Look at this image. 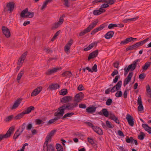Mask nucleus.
<instances>
[{"mask_svg": "<svg viewBox=\"0 0 151 151\" xmlns=\"http://www.w3.org/2000/svg\"><path fill=\"white\" fill-rule=\"evenodd\" d=\"M98 22L99 21L98 19H96L95 21L90 24L87 28L81 32L79 33V35L80 36H83L86 34L90 32L96 25Z\"/></svg>", "mask_w": 151, "mask_h": 151, "instance_id": "nucleus-1", "label": "nucleus"}, {"mask_svg": "<svg viewBox=\"0 0 151 151\" xmlns=\"http://www.w3.org/2000/svg\"><path fill=\"white\" fill-rule=\"evenodd\" d=\"M28 9L26 8L25 9L22 11L20 14V16L22 17H29L32 18L33 17L34 13L33 12H28Z\"/></svg>", "mask_w": 151, "mask_h": 151, "instance_id": "nucleus-2", "label": "nucleus"}, {"mask_svg": "<svg viewBox=\"0 0 151 151\" xmlns=\"http://www.w3.org/2000/svg\"><path fill=\"white\" fill-rule=\"evenodd\" d=\"M14 127L12 126L7 131L6 133L5 134H0V141L4 138H7L9 137L11 135L12 132L14 130Z\"/></svg>", "mask_w": 151, "mask_h": 151, "instance_id": "nucleus-3", "label": "nucleus"}, {"mask_svg": "<svg viewBox=\"0 0 151 151\" xmlns=\"http://www.w3.org/2000/svg\"><path fill=\"white\" fill-rule=\"evenodd\" d=\"M66 110L64 104L60 107L58 111L54 113V115L55 116H58L60 118L64 114L65 110Z\"/></svg>", "mask_w": 151, "mask_h": 151, "instance_id": "nucleus-4", "label": "nucleus"}, {"mask_svg": "<svg viewBox=\"0 0 151 151\" xmlns=\"http://www.w3.org/2000/svg\"><path fill=\"white\" fill-rule=\"evenodd\" d=\"M66 110H73L74 108L78 106V104L77 103H68L64 104Z\"/></svg>", "mask_w": 151, "mask_h": 151, "instance_id": "nucleus-5", "label": "nucleus"}, {"mask_svg": "<svg viewBox=\"0 0 151 151\" xmlns=\"http://www.w3.org/2000/svg\"><path fill=\"white\" fill-rule=\"evenodd\" d=\"M55 151L54 146L48 143H44L42 151Z\"/></svg>", "mask_w": 151, "mask_h": 151, "instance_id": "nucleus-6", "label": "nucleus"}, {"mask_svg": "<svg viewBox=\"0 0 151 151\" xmlns=\"http://www.w3.org/2000/svg\"><path fill=\"white\" fill-rule=\"evenodd\" d=\"M84 94L82 92H80L77 94L74 97V101L75 103H78L80 102L83 99Z\"/></svg>", "mask_w": 151, "mask_h": 151, "instance_id": "nucleus-7", "label": "nucleus"}, {"mask_svg": "<svg viewBox=\"0 0 151 151\" xmlns=\"http://www.w3.org/2000/svg\"><path fill=\"white\" fill-rule=\"evenodd\" d=\"M107 26V25L106 23H104L100 25L99 27L94 29L92 30L91 33V34L93 35L98 32L101 31L105 27Z\"/></svg>", "mask_w": 151, "mask_h": 151, "instance_id": "nucleus-8", "label": "nucleus"}, {"mask_svg": "<svg viewBox=\"0 0 151 151\" xmlns=\"http://www.w3.org/2000/svg\"><path fill=\"white\" fill-rule=\"evenodd\" d=\"M27 52H25L22 54L19 58L17 64L18 65H19L20 67H21L22 65V64L24 63V61L26 58V56L27 55Z\"/></svg>", "mask_w": 151, "mask_h": 151, "instance_id": "nucleus-9", "label": "nucleus"}, {"mask_svg": "<svg viewBox=\"0 0 151 151\" xmlns=\"http://www.w3.org/2000/svg\"><path fill=\"white\" fill-rule=\"evenodd\" d=\"M63 19L61 17H60L58 22L52 24L51 29L54 30L58 28L63 23Z\"/></svg>", "mask_w": 151, "mask_h": 151, "instance_id": "nucleus-10", "label": "nucleus"}, {"mask_svg": "<svg viewBox=\"0 0 151 151\" xmlns=\"http://www.w3.org/2000/svg\"><path fill=\"white\" fill-rule=\"evenodd\" d=\"M56 132V130H53L48 134L46 137V140L44 143H48L50 140L51 141L52 138L54 136Z\"/></svg>", "mask_w": 151, "mask_h": 151, "instance_id": "nucleus-11", "label": "nucleus"}, {"mask_svg": "<svg viewBox=\"0 0 151 151\" xmlns=\"http://www.w3.org/2000/svg\"><path fill=\"white\" fill-rule=\"evenodd\" d=\"M62 69L61 67H56L55 68L52 69H49L47 70L45 73V74L48 75H50L52 73H56L58 71V70H60Z\"/></svg>", "mask_w": 151, "mask_h": 151, "instance_id": "nucleus-12", "label": "nucleus"}, {"mask_svg": "<svg viewBox=\"0 0 151 151\" xmlns=\"http://www.w3.org/2000/svg\"><path fill=\"white\" fill-rule=\"evenodd\" d=\"M2 32L4 35L7 38H9L11 36L9 30L6 27L3 26L2 27Z\"/></svg>", "mask_w": 151, "mask_h": 151, "instance_id": "nucleus-13", "label": "nucleus"}, {"mask_svg": "<svg viewBox=\"0 0 151 151\" xmlns=\"http://www.w3.org/2000/svg\"><path fill=\"white\" fill-rule=\"evenodd\" d=\"M126 119L127 120L128 124L130 126L133 127L134 125V119L132 116L129 114H127L126 115Z\"/></svg>", "mask_w": 151, "mask_h": 151, "instance_id": "nucleus-14", "label": "nucleus"}, {"mask_svg": "<svg viewBox=\"0 0 151 151\" xmlns=\"http://www.w3.org/2000/svg\"><path fill=\"white\" fill-rule=\"evenodd\" d=\"M133 73L132 72H130L127 77L126 78L124 81L123 85L124 87L126 86V85L128 84L129 82L131 80V78L133 76Z\"/></svg>", "mask_w": 151, "mask_h": 151, "instance_id": "nucleus-15", "label": "nucleus"}, {"mask_svg": "<svg viewBox=\"0 0 151 151\" xmlns=\"http://www.w3.org/2000/svg\"><path fill=\"white\" fill-rule=\"evenodd\" d=\"M136 38H134L132 37L127 38L124 40L121 41L120 43V45H119L121 46L126 45L129 42H131L132 41H133L134 40H136Z\"/></svg>", "mask_w": 151, "mask_h": 151, "instance_id": "nucleus-16", "label": "nucleus"}, {"mask_svg": "<svg viewBox=\"0 0 151 151\" xmlns=\"http://www.w3.org/2000/svg\"><path fill=\"white\" fill-rule=\"evenodd\" d=\"M72 99V97L71 96H65L61 99L60 101L63 104H66L71 101Z\"/></svg>", "mask_w": 151, "mask_h": 151, "instance_id": "nucleus-17", "label": "nucleus"}, {"mask_svg": "<svg viewBox=\"0 0 151 151\" xmlns=\"http://www.w3.org/2000/svg\"><path fill=\"white\" fill-rule=\"evenodd\" d=\"M22 99L21 98H19L17 100L13 105V106L11 107L12 110L15 109L18 107L19 106L21 103Z\"/></svg>", "mask_w": 151, "mask_h": 151, "instance_id": "nucleus-18", "label": "nucleus"}, {"mask_svg": "<svg viewBox=\"0 0 151 151\" xmlns=\"http://www.w3.org/2000/svg\"><path fill=\"white\" fill-rule=\"evenodd\" d=\"M42 88L41 86L35 89L31 94V96H34L37 95L42 90Z\"/></svg>", "mask_w": 151, "mask_h": 151, "instance_id": "nucleus-19", "label": "nucleus"}, {"mask_svg": "<svg viewBox=\"0 0 151 151\" xmlns=\"http://www.w3.org/2000/svg\"><path fill=\"white\" fill-rule=\"evenodd\" d=\"M73 41L70 39L64 47V51L66 52H68L70 50L71 45L73 43Z\"/></svg>", "mask_w": 151, "mask_h": 151, "instance_id": "nucleus-20", "label": "nucleus"}, {"mask_svg": "<svg viewBox=\"0 0 151 151\" xmlns=\"http://www.w3.org/2000/svg\"><path fill=\"white\" fill-rule=\"evenodd\" d=\"M98 50H97L90 53L88 56V60H89L90 59L96 57L98 55Z\"/></svg>", "mask_w": 151, "mask_h": 151, "instance_id": "nucleus-21", "label": "nucleus"}, {"mask_svg": "<svg viewBox=\"0 0 151 151\" xmlns=\"http://www.w3.org/2000/svg\"><path fill=\"white\" fill-rule=\"evenodd\" d=\"M96 107L95 106H90L86 108V111L89 114H93L96 111Z\"/></svg>", "mask_w": 151, "mask_h": 151, "instance_id": "nucleus-22", "label": "nucleus"}, {"mask_svg": "<svg viewBox=\"0 0 151 151\" xmlns=\"http://www.w3.org/2000/svg\"><path fill=\"white\" fill-rule=\"evenodd\" d=\"M98 114L101 115H103L106 117H108L109 115V111L106 109H104L98 112Z\"/></svg>", "mask_w": 151, "mask_h": 151, "instance_id": "nucleus-23", "label": "nucleus"}, {"mask_svg": "<svg viewBox=\"0 0 151 151\" xmlns=\"http://www.w3.org/2000/svg\"><path fill=\"white\" fill-rule=\"evenodd\" d=\"M92 129L94 132L100 135L103 134V132L102 129L97 126H94Z\"/></svg>", "mask_w": 151, "mask_h": 151, "instance_id": "nucleus-24", "label": "nucleus"}, {"mask_svg": "<svg viewBox=\"0 0 151 151\" xmlns=\"http://www.w3.org/2000/svg\"><path fill=\"white\" fill-rule=\"evenodd\" d=\"M60 86L58 83H54L50 85L48 89L50 90H55L60 88Z\"/></svg>", "mask_w": 151, "mask_h": 151, "instance_id": "nucleus-25", "label": "nucleus"}, {"mask_svg": "<svg viewBox=\"0 0 151 151\" xmlns=\"http://www.w3.org/2000/svg\"><path fill=\"white\" fill-rule=\"evenodd\" d=\"M149 38H147L143 41L139 42H137L134 44L136 48H137L143 45L144 44L147 42L149 40Z\"/></svg>", "mask_w": 151, "mask_h": 151, "instance_id": "nucleus-26", "label": "nucleus"}, {"mask_svg": "<svg viewBox=\"0 0 151 151\" xmlns=\"http://www.w3.org/2000/svg\"><path fill=\"white\" fill-rule=\"evenodd\" d=\"M6 6L8 8V10L10 11H12L14 8V2H11L7 4Z\"/></svg>", "mask_w": 151, "mask_h": 151, "instance_id": "nucleus-27", "label": "nucleus"}, {"mask_svg": "<svg viewBox=\"0 0 151 151\" xmlns=\"http://www.w3.org/2000/svg\"><path fill=\"white\" fill-rule=\"evenodd\" d=\"M97 44V42H95L90 44L88 47L84 48V50L85 51H88L93 48L94 47H96Z\"/></svg>", "mask_w": 151, "mask_h": 151, "instance_id": "nucleus-28", "label": "nucleus"}, {"mask_svg": "<svg viewBox=\"0 0 151 151\" xmlns=\"http://www.w3.org/2000/svg\"><path fill=\"white\" fill-rule=\"evenodd\" d=\"M114 32L113 31H110L107 32L105 35V38L109 39L111 38L114 35Z\"/></svg>", "mask_w": 151, "mask_h": 151, "instance_id": "nucleus-29", "label": "nucleus"}, {"mask_svg": "<svg viewBox=\"0 0 151 151\" xmlns=\"http://www.w3.org/2000/svg\"><path fill=\"white\" fill-rule=\"evenodd\" d=\"M142 127L144 128L145 130L147 131L150 134H151V127L146 124H142Z\"/></svg>", "mask_w": 151, "mask_h": 151, "instance_id": "nucleus-30", "label": "nucleus"}, {"mask_svg": "<svg viewBox=\"0 0 151 151\" xmlns=\"http://www.w3.org/2000/svg\"><path fill=\"white\" fill-rule=\"evenodd\" d=\"M53 1V0H46L43 3V4L41 8V10H43L47 6L48 3H51Z\"/></svg>", "mask_w": 151, "mask_h": 151, "instance_id": "nucleus-31", "label": "nucleus"}, {"mask_svg": "<svg viewBox=\"0 0 151 151\" xmlns=\"http://www.w3.org/2000/svg\"><path fill=\"white\" fill-rule=\"evenodd\" d=\"M34 107L32 106H31L28 108L26 110L24 111L23 112L25 114H28L31 112L32 111L34 110Z\"/></svg>", "mask_w": 151, "mask_h": 151, "instance_id": "nucleus-32", "label": "nucleus"}, {"mask_svg": "<svg viewBox=\"0 0 151 151\" xmlns=\"http://www.w3.org/2000/svg\"><path fill=\"white\" fill-rule=\"evenodd\" d=\"M62 75L63 77L70 78L72 76V74L70 71H66L63 72L62 74Z\"/></svg>", "mask_w": 151, "mask_h": 151, "instance_id": "nucleus-33", "label": "nucleus"}, {"mask_svg": "<svg viewBox=\"0 0 151 151\" xmlns=\"http://www.w3.org/2000/svg\"><path fill=\"white\" fill-rule=\"evenodd\" d=\"M60 119V117L56 116V117H55L54 118L52 119L49 120L48 121L47 124H51L54 122Z\"/></svg>", "mask_w": 151, "mask_h": 151, "instance_id": "nucleus-34", "label": "nucleus"}, {"mask_svg": "<svg viewBox=\"0 0 151 151\" xmlns=\"http://www.w3.org/2000/svg\"><path fill=\"white\" fill-rule=\"evenodd\" d=\"M25 115L23 111L21 113L18 114L14 117V119L15 120H18L21 119Z\"/></svg>", "mask_w": 151, "mask_h": 151, "instance_id": "nucleus-35", "label": "nucleus"}, {"mask_svg": "<svg viewBox=\"0 0 151 151\" xmlns=\"http://www.w3.org/2000/svg\"><path fill=\"white\" fill-rule=\"evenodd\" d=\"M74 113L73 112L68 113L65 114L62 118L63 119H65L66 118L70 117L74 115Z\"/></svg>", "mask_w": 151, "mask_h": 151, "instance_id": "nucleus-36", "label": "nucleus"}, {"mask_svg": "<svg viewBox=\"0 0 151 151\" xmlns=\"http://www.w3.org/2000/svg\"><path fill=\"white\" fill-rule=\"evenodd\" d=\"M55 147L58 151H63V149L62 146L60 144L57 143L56 144Z\"/></svg>", "mask_w": 151, "mask_h": 151, "instance_id": "nucleus-37", "label": "nucleus"}, {"mask_svg": "<svg viewBox=\"0 0 151 151\" xmlns=\"http://www.w3.org/2000/svg\"><path fill=\"white\" fill-rule=\"evenodd\" d=\"M151 64V62H147L145 63L144 66L142 67V69L143 70H147L148 68L150 66Z\"/></svg>", "mask_w": 151, "mask_h": 151, "instance_id": "nucleus-38", "label": "nucleus"}, {"mask_svg": "<svg viewBox=\"0 0 151 151\" xmlns=\"http://www.w3.org/2000/svg\"><path fill=\"white\" fill-rule=\"evenodd\" d=\"M88 142L90 143L94 147L96 146V147L97 145L95 143L93 139L92 138H90L89 137H88L87 138Z\"/></svg>", "mask_w": 151, "mask_h": 151, "instance_id": "nucleus-39", "label": "nucleus"}, {"mask_svg": "<svg viewBox=\"0 0 151 151\" xmlns=\"http://www.w3.org/2000/svg\"><path fill=\"white\" fill-rule=\"evenodd\" d=\"M122 81H119L114 86L116 87V89L117 90H119L122 86Z\"/></svg>", "mask_w": 151, "mask_h": 151, "instance_id": "nucleus-40", "label": "nucleus"}, {"mask_svg": "<svg viewBox=\"0 0 151 151\" xmlns=\"http://www.w3.org/2000/svg\"><path fill=\"white\" fill-rule=\"evenodd\" d=\"M134 139L132 137H130V138L128 136H127L126 138V141L127 143H132L134 141Z\"/></svg>", "mask_w": 151, "mask_h": 151, "instance_id": "nucleus-41", "label": "nucleus"}, {"mask_svg": "<svg viewBox=\"0 0 151 151\" xmlns=\"http://www.w3.org/2000/svg\"><path fill=\"white\" fill-rule=\"evenodd\" d=\"M26 124L25 123H23L21 126H20L18 129L21 130L20 133H22L24 130L25 129L26 127Z\"/></svg>", "mask_w": 151, "mask_h": 151, "instance_id": "nucleus-42", "label": "nucleus"}, {"mask_svg": "<svg viewBox=\"0 0 151 151\" xmlns=\"http://www.w3.org/2000/svg\"><path fill=\"white\" fill-rule=\"evenodd\" d=\"M139 18L138 17H135L130 18V19H124V22L125 23H127L128 22H131L132 21H135L137 19H138Z\"/></svg>", "mask_w": 151, "mask_h": 151, "instance_id": "nucleus-43", "label": "nucleus"}, {"mask_svg": "<svg viewBox=\"0 0 151 151\" xmlns=\"http://www.w3.org/2000/svg\"><path fill=\"white\" fill-rule=\"evenodd\" d=\"M145 136V134L143 132H141L140 134L138 136V138L140 140H142L144 139Z\"/></svg>", "mask_w": 151, "mask_h": 151, "instance_id": "nucleus-44", "label": "nucleus"}, {"mask_svg": "<svg viewBox=\"0 0 151 151\" xmlns=\"http://www.w3.org/2000/svg\"><path fill=\"white\" fill-rule=\"evenodd\" d=\"M43 50L45 51L47 54L51 53L53 52V50L49 47H45Z\"/></svg>", "mask_w": 151, "mask_h": 151, "instance_id": "nucleus-45", "label": "nucleus"}, {"mask_svg": "<svg viewBox=\"0 0 151 151\" xmlns=\"http://www.w3.org/2000/svg\"><path fill=\"white\" fill-rule=\"evenodd\" d=\"M19 132V129H17L14 133L13 136V139H16L22 134L20 133V132L19 133H18Z\"/></svg>", "mask_w": 151, "mask_h": 151, "instance_id": "nucleus-46", "label": "nucleus"}, {"mask_svg": "<svg viewBox=\"0 0 151 151\" xmlns=\"http://www.w3.org/2000/svg\"><path fill=\"white\" fill-rule=\"evenodd\" d=\"M106 127H107L109 128L112 129L114 127L113 125L111 124V123L109 121L107 120L106 122Z\"/></svg>", "mask_w": 151, "mask_h": 151, "instance_id": "nucleus-47", "label": "nucleus"}, {"mask_svg": "<svg viewBox=\"0 0 151 151\" xmlns=\"http://www.w3.org/2000/svg\"><path fill=\"white\" fill-rule=\"evenodd\" d=\"M24 71L22 70L18 74L17 79V80L19 81V80L22 77V75L24 74Z\"/></svg>", "mask_w": 151, "mask_h": 151, "instance_id": "nucleus-48", "label": "nucleus"}, {"mask_svg": "<svg viewBox=\"0 0 151 151\" xmlns=\"http://www.w3.org/2000/svg\"><path fill=\"white\" fill-rule=\"evenodd\" d=\"M67 93V89H63L60 91V93L61 95L64 96L66 95Z\"/></svg>", "mask_w": 151, "mask_h": 151, "instance_id": "nucleus-49", "label": "nucleus"}, {"mask_svg": "<svg viewBox=\"0 0 151 151\" xmlns=\"http://www.w3.org/2000/svg\"><path fill=\"white\" fill-rule=\"evenodd\" d=\"M136 48L135 47V46L134 44L130 46H129V47H127L126 49V50L127 51H128L129 50H132L134 49H136Z\"/></svg>", "mask_w": 151, "mask_h": 151, "instance_id": "nucleus-50", "label": "nucleus"}, {"mask_svg": "<svg viewBox=\"0 0 151 151\" xmlns=\"http://www.w3.org/2000/svg\"><path fill=\"white\" fill-rule=\"evenodd\" d=\"M115 94V96L117 97H119L122 96V92L121 91H117Z\"/></svg>", "mask_w": 151, "mask_h": 151, "instance_id": "nucleus-51", "label": "nucleus"}, {"mask_svg": "<svg viewBox=\"0 0 151 151\" xmlns=\"http://www.w3.org/2000/svg\"><path fill=\"white\" fill-rule=\"evenodd\" d=\"M93 13L94 15H98L101 14V13L99 9V10H95L93 11Z\"/></svg>", "mask_w": 151, "mask_h": 151, "instance_id": "nucleus-52", "label": "nucleus"}, {"mask_svg": "<svg viewBox=\"0 0 151 151\" xmlns=\"http://www.w3.org/2000/svg\"><path fill=\"white\" fill-rule=\"evenodd\" d=\"M127 68L129 70H131V71L134 70L136 68V67H134L133 65L132 64L129 65Z\"/></svg>", "mask_w": 151, "mask_h": 151, "instance_id": "nucleus-53", "label": "nucleus"}, {"mask_svg": "<svg viewBox=\"0 0 151 151\" xmlns=\"http://www.w3.org/2000/svg\"><path fill=\"white\" fill-rule=\"evenodd\" d=\"M13 116L11 115L7 117L5 119V121L6 122H9L11 121L13 118Z\"/></svg>", "mask_w": 151, "mask_h": 151, "instance_id": "nucleus-54", "label": "nucleus"}, {"mask_svg": "<svg viewBox=\"0 0 151 151\" xmlns=\"http://www.w3.org/2000/svg\"><path fill=\"white\" fill-rule=\"evenodd\" d=\"M112 102V101L111 99H108L106 102V104L107 105H110Z\"/></svg>", "mask_w": 151, "mask_h": 151, "instance_id": "nucleus-55", "label": "nucleus"}, {"mask_svg": "<svg viewBox=\"0 0 151 151\" xmlns=\"http://www.w3.org/2000/svg\"><path fill=\"white\" fill-rule=\"evenodd\" d=\"M117 25L115 24H110L108 26V28L109 29L113 28L114 27H116Z\"/></svg>", "mask_w": 151, "mask_h": 151, "instance_id": "nucleus-56", "label": "nucleus"}, {"mask_svg": "<svg viewBox=\"0 0 151 151\" xmlns=\"http://www.w3.org/2000/svg\"><path fill=\"white\" fill-rule=\"evenodd\" d=\"M116 2V0H107V3L108 5H112Z\"/></svg>", "mask_w": 151, "mask_h": 151, "instance_id": "nucleus-57", "label": "nucleus"}, {"mask_svg": "<svg viewBox=\"0 0 151 151\" xmlns=\"http://www.w3.org/2000/svg\"><path fill=\"white\" fill-rule=\"evenodd\" d=\"M140 60L139 59H137L133 61L132 64L133 65L136 67V66L138 64V62H139Z\"/></svg>", "mask_w": 151, "mask_h": 151, "instance_id": "nucleus-58", "label": "nucleus"}, {"mask_svg": "<svg viewBox=\"0 0 151 151\" xmlns=\"http://www.w3.org/2000/svg\"><path fill=\"white\" fill-rule=\"evenodd\" d=\"M120 78V76L119 75L116 76L115 78L113 79V83H115L117 82L118 80Z\"/></svg>", "mask_w": 151, "mask_h": 151, "instance_id": "nucleus-59", "label": "nucleus"}, {"mask_svg": "<svg viewBox=\"0 0 151 151\" xmlns=\"http://www.w3.org/2000/svg\"><path fill=\"white\" fill-rule=\"evenodd\" d=\"M137 104H142V101L141 97L140 95L139 96L137 100Z\"/></svg>", "mask_w": 151, "mask_h": 151, "instance_id": "nucleus-60", "label": "nucleus"}, {"mask_svg": "<svg viewBox=\"0 0 151 151\" xmlns=\"http://www.w3.org/2000/svg\"><path fill=\"white\" fill-rule=\"evenodd\" d=\"M109 5L108 4L104 3L103 4L101 5V7L103 8V9H105L109 7Z\"/></svg>", "mask_w": 151, "mask_h": 151, "instance_id": "nucleus-61", "label": "nucleus"}, {"mask_svg": "<svg viewBox=\"0 0 151 151\" xmlns=\"http://www.w3.org/2000/svg\"><path fill=\"white\" fill-rule=\"evenodd\" d=\"M118 73V70L116 69H115L111 74V76L114 77L115 75H117Z\"/></svg>", "mask_w": 151, "mask_h": 151, "instance_id": "nucleus-62", "label": "nucleus"}, {"mask_svg": "<svg viewBox=\"0 0 151 151\" xmlns=\"http://www.w3.org/2000/svg\"><path fill=\"white\" fill-rule=\"evenodd\" d=\"M145 76V74L144 73H142L139 75V79H143Z\"/></svg>", "mask_w": 151, "mask_h": 151, "instance_id": "nucleus-63", "label": "nucleus"}, {"mask_svg": "<svg viewBox=\"0 0 151 151\" xmlns=\"http://www.w3.org/2000/svg\"><path fill=\"white\" fill-rule=\"evenodd\" d=\"M77 89L79 91H81L84 90V88L82 84L80 85L78 87Z\"/></svg>", "mask_w": 151, "mask_h": 151, "instance_id": "nucleus-64", "label": "nucleus"}]
</instances>
